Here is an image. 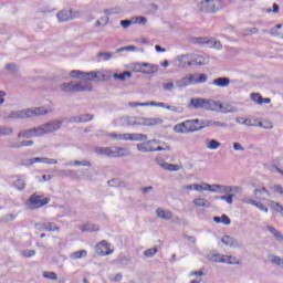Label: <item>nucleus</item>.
<instances>
[{"mask_svg":"<svg viewBox=\"0 0 283 283\" xmlns=\"http://www.w3.org/2000/svg\"><path fill=\"white\" fill-rule=\"evenodd\" d=\"M218 123L213 120H200V119H186L174 126L175 134H195V132H200L205 127H213Z\"/></svg>","mask_w":283,"mask_h":283,"instance_id":"obj_1","label":"nucleus"},{"mask_svg":"<svg viewBox=\"0 0 283 283\" xmlns=\"http://www.w3.org/2000/svg\"><path fill=\"white\" fill-rule=\"evenodd\" d=\"M95 154H97V156H106L107 158H124V156H129V150L116 146L96 147Z\"/></svg>","mask_w":283,"mask_h":283,"instance_id":"obj_2","label":"nucleus"},{"mask_svg":"<svg viewBox=\"0 0 283 283\" xmlns=\"http://www.w3.org/2000/svg\"><path fill=\"white\" fill-rule=\"evenodd\" d=\"M61 90L62 92H66L67 94H76L78 92H92V83H64L61 85Z\"/></svg>","mask_w":283,"mask_h":283,"instance_id":"obj_3","label":"nucleus"},{"mask_svg":"<svg viewBox=\"0 0 283 283\" xmlns=\"http://www.w3.org/2000/svg\"><path fill=\"white\" fill-rule=\"evenodd\" d=\"M158 142L156 140H148L142 144H137L138 151H142V154H148L154 151H170L171 146L166 145L165 147H157Z\"/></svg>","mask_w":283,"mask_h":283,"instance_id":"obj_4","label":"nucleus"},{"mask_svg":"<svg viewBox=\"0 0 283 283\" xmlns=\"http://www.w3.org/2000/svg\"><path fill=\"white\" fill-rule=\"evenodd\" d=\"M50 112H52V109H48L45 107H35L20 111L15 116L17 118H34V116H45V114H50Z\"/></svg>","mask_w":283,"mask_h":283,"instance_id":"obj_5","label":"nucleus"},{"mask_svg":"<svg viewBox=\"0 0 283 283\" xmlns=\"http://www.w3.org/2000/svg\"><path fill=\"white\" fill-rule=\"evenodd\" d=\"M50 197H44L43 195L33 193L30 196L28 202L31 209H41L45 205H50Z\"/></svg>","mask_w":283,"mask_h":283,"instance_id":"obj_6","label":"nucleus"},{"mask_svg":"<svg viewBox=\"0 0 283 283\" xmlns=\"http://www.w3.org/2000/svg\"><path fill=\"white\" fill-rule=\"evenodd\" d=\"M210 262H219L221 264H239L238 258L222 254H211L209 256Z\"/></svg>","mask_w":283,"mask_h":283,"instance_id":"obj_7","label":"nucleus"},{"mask_svg":"<svg viewBox=\"0 0 283 283\" xmlns=\"http://www.w3.org/2000/svg\"><path fill=\"white\" fill-rule=\"evenodd\" d=\"M70 76L71 78H84V81H94V78H98V73H96V71L85 73L80 70H73L70 72Z\"/></svg>","mask_w":283,"mask_h":283,"instance_id":"obj_8","label":"nucleus"},{"mask_svg":"<svg viewBox=\"0 0 283 283\" xmlns=\"http://www.w3.org/2000/svg\"><path fill=\"white\" fill-rule=\"evenodd\" d=\"M61 122H50L42 126H39L40 136H45V134H52V132H59L61 129Z\"/></svg>","mask_w":283,"mask_h":283,"instance_id":"obj_9","label":"nucleus"},{"mask_svg":"<svg viewBox=\"0 0 283 283\" xmlns=\"http://www.w3.org/2000/svg\"><path fill=\"white\" fill-rule=\"evenodd\" d=\"M78 11H73V10H61L60 12H57L56 17H57V21H60V23H65V21H72L73 19H78Z\"/></svg>","mask_w":283,"mask_h":283,"instance_id":"obj_10","label":"nucleus"},{"mask_svg":"<svg viewBox=\"0 0 283 283\" xmlns=\"http://www.w3.org/2000/svg\"><path fill=\"white\" fill-rule=\"evenodd\" d=\"M189 107H192L193 109H209V107H211V101L200 97L191 98Z\"/></svg>","mask_w":283,"mask_h":283,"instance_id":"obj_11","label":"nucleus"},{"mask_svg":"<svg viewBox=\"0 0 283 283\" xmlns=\"http://www.w3.org/2000/svg\"><path fill=\"white\" fill-rule=\"evenodd\" d=\"M195 43H198L199 45L216 48L217 50H222V43L220 41H216L213 38H196Z\"/></svg>","mask_w":283,"mask_h":283,"instance_id":"obj_12","label":"nucleus"},{"mask_svg":"<svg viewBox=\"0 0 283 283\" xmlns=\"http://www.w3.org/2000/svg\"><path fill=\"white\" fill-rule=\"evenodd\" d=\"M96 254L101 255V258H105V255H112L114 253V250L109 248V243L107 241L103 240L95 247Z\"/></svg>","mask_w":283,"mask_h":283,"instance_id":"obj_13","label":"nucleus"},{"mask_svg":"<svg viewBox=\"0 0 283 283\" xmlns=\"http://www.w3.org/2000/svg\"><path fill=\"white\" fill-rule=\"evenodd\" d=\"M12 187L17 189L18 191H23L25 189V175H15L13 177Z\"/></svg>","mask_w":283,"mask_h":283,"instance_id":"obj_14","label":"nucleus"},{"mask_svg":"<svg viewBox=\"0 0 283 283\" xmlns=\"http://www.w3.org/2000/svg\"><path fill=\"white\" fill-rule=\"evenodd\" d=\"M164 120L160 117H151V118H142L140 125L145 127H158V125H163Z\"/></svg>","mask_w":283,"mask_h":283,"instance_id":"obj_15","label":"nucleus"},{"mask_svg":"<svg viewBox=\"0 0 283 283\" xmlns=\"http://www.w3.org/2000/svg\"><path fill=\"white\" fill-rule=\"evenodd\" d=\"M111 138H116L117 140H140L143 138V135H136V134H124V135H116L111 134Z\"/></svg>","mask_w":283,"mask_h":283,"instance_id":"obj_16","label":"nucleus"},{"mask_svg":"<svg viewBox=\"0 0 283 283\" xmlns=\"http://www.w3.org/2000/svg\"><path fill=\"white\" fill-rule=\"evenodd\" d=\"M251 101L256 103V105H269L271 103L270 97H262V94L260 93H251L250 95Z\"/></svg>","mask_w":283,"mask_h":283,"instance_id":"obj_17","label":"nucleus"},{"mask_svg":"<svg viewBox=\"0 0 283 283\" xmlns=\"http://www.w3.org/2000/svg\"><path fill=\"white\" fill-rule=\"evenodd\" d=\"M36 136H41V130H39V127L27 129L18 134V138H34Z\"/></svg>","mask_w":283,"mask_h":283,"instance_id":"obj_18","label":"nucleus"},{"mask_svg":"<svg viewBox=\"0 0 283 283\" xmlns=\"http://www.w3.org/2000/svg\"><path fill=\"white\" fill-rule=\"evenodd\" d=\"M129 107H165V103H156V102L129 103Z\"/></svg>","mask_w":283,"mask_h":283,"instance_id":"obj_19","label":"nucleus"},{"mask_svg":"<svg viewBox=\"0 0 283 283\" xmlns=\"http://www.w3.org/2000/svg\"><path fill=\"white\" fill-rule=\"evenodd\" d=\"M214 87H229L231 85V78L229 77H218L212 81Z\"/></svg>","mask_w":283,"mask_h":283,"instance_id":"obj_20","label":"nucleus"},{"mask_svg":"<svg viewBox=\"0 0 283 283\" xmlns=\"http://www.w3.org/2000/svg\"><path fill=\"white\" fill-rule=\"evenodd\" d=\"M192 205L198 208L209 209V207H211V201L205 198H196L192 200Z\"/></svg>","mask_w":283,"mask_h":283,"instance_id":"obj_21","label":"nucleus"},{"mask_svg":"<svg viewBox=\"0 0 283 283\" xmlns=\"http://www.w3.org/2000/svg\"><path fill=\"white\" fill-rule=\"evenodd\" d=\"M156 214L161 220H171V218H174V212H171L170 210H164L163 208H158L156 210Z\"/></svg>","mask_w":283,"mask_h":283,"instance_id":"obj_22","label":"nucleus"},{"mask_svg":"<svg viewBox=\"0 0 283 283\" xmlns=\"http://www.w3.org/2000/svg\"><path fill=\"white\" fill-rule=\"evenodd\" d=\"M81 231H87V232H96V231H101V227H98V224H94V223H86L81 226Z\"/></svg>","mask_w":283,"mask_h":283,"instance_id":"obj_23","label":"nucleus"},{"mask_svg":"<svg viewBox=\"0 0 283 283\" xmlns=\"http://www.w3.org/2000/svg\"><path fill=\"white\" fill-rule=\"evenodd\" d=\"M191 65H207V59L202 55H191Z\"/></svg>","mask_w":283,"mask_h":283,"instance_id":"obj_24","label":"nucleus"},{"mask_svg":"<svg viewBox=\"0 0 283 283\" xmlns=\"http://www.w3.org/2000/svg\"><path fill=\"white\" fill-rule=\"evenodd\" d=\"M184 85H198V78H196L195 74L187 75L181 80Z\"/></svg>","mask_w":283,"mask_h":283,"instance_id":"obj_25","label":"nucleus"},{"mask_svg":"<svg viewBox=\"0 0 283 283\" xmlns=\"http://www.w3.org/2000/svg\"><path fill=\"white\" fill-rule=\"evenodd\" d=\"M211 185L209 184H193V191H216V189H211Z\"/></svg>","mask_w":283,"mask_h":283,"instance_id":"obj_26","label":"nucleus"},{"mask_svg":"<svg viewBox=\"0 0 283 283\" xmlns=\"http://www.w3.org/2000/svg\"><path fill=\"white\" fill-rule=\"evenodd\" d=\"M248 205H252L253 207H256L258 209H260V211H264V213H269V208H266V206H264V203L260 202V201H255V200H248L245 201Z\"/></svg>","mask_w":283,"mask_h":283,"instance_id":"obj_27","label":"nucleus"},{"mask_svg":"<svg viewBox=\"0 0 283 283\" xmlns=\"http://www.w3.org/2000/svg\"><path fill=\"white\" fill-rule=\"evenodd\" d=\"M179 63H180L181 67H189V66H191V55H189V54L180 55L179 56Z\"/></svg>","mask_w":283,"mask_h":283,"instance_id":"obj_28","label":"nucleus"},{"mask_svg":"<svg viewBox=\"0 0 283 283\" xmlns=\"http://www.w3.org/2000/svg\"><path fill=\"white\" fill-rule=\"evenodd\" d=\"M161 167L163 169H166V171H180V169H182L181 166L176 164H169V163L161 164Z\"/></svg>","mask_w":283,"mask_h":283,"instance_id":"obj_29","label":"nucleus"},{"mask_svg":"<svg viewBox=\"0 0 283 283\" xmlns=\"http://www.w3.org/2000/svg\"><path fill=\"white\" fill-rule=\"evenodd\" d=\"M213 220L217 222V224H226V227H229L231 224V219H229V216L222 214L221 217H214Z\"/></svg>","mask_w":283,"mask_h":283,"instance_id":"obj_30","label":"nucleus"},{"mask_svg":"<svg viewBox=\"0 0 283 283\" xmlns=\"http://www.w3.org/2000/svg\"><path fill=\"white\" fill-rule=\"evenodd\" d=\"M256 125V127H262V129H273V123H271V120L268 119L260 120V118H258Z\"/></svg>","mask_w":283,"mask_h":283,"instance_id":"obj_31","label":"nucleus"},{"mask_svg":"<svg viewBox=\"0 0 283 283\" xmlns=\"http://www.w3.org/2000/svg\"><path fill=\"white\" fill-rule=\"evenodd\" d=\"M271 34H273V36H277L279 39H283V24H276L271 30Z\"/></svg>","mask_w":283,"mask_h":283,"instance_id":"obj_32","label":"nucleus"},{"mask_svg":"<svg viewBox=\"0 0 283 283\" xmlns=\"http://www.w3.org/2000/svg\"><path fill=\"white\" fill-rule=\"evenodd\" d=\"M221 242L226 244V247H238V241H234L233 237L224 235Z\"/></svg>","mask_w":283,"mask_h":283,"instance_id":"obj_33","label":"nucleus"},{"mask_svg":"<svg viewBox=\"0 0 283 283\" xmlns=\"http://www.w3.org/2000/svg\"><path fill=\"white\" fill-rule=\"evenodd\" d=\"M113 76L116 78V81H127V78H132V72L125 71L120 74L115 73Z\"/></svg>","mask_w":283,"mask_h":283,"instance_id":"obj_34","label":"nucleus"},{"mask_svg":"<svg viewBox=\"0 0 283 283\" xmlns=\"http://www.w3.org/2000/svg\"><path fill=\"white\" fill-rule=\"evenodd\" d=\"M268 231H270V233H272L274 235V238L277 240V242H283V235L275 228L268 227Z\"/></svg>","mask_w":283,"mask_h":283,"instance_id":"obj_35","label":"nucleus"},{"mask_svg":"<svg viewBox=\"0 0 283 283\" xmlns=\"http://www.w3.org/2000/svg\"><path fill=\"white\" fill-rule=\"evenodd\" d=\"M270 207L276 211V213H281L283 216V206L280 202L270 201Z\"/></svg>","mask_w":283,"mask_h":283,"instance_id":"obj_36","label":"nucleus"},{"mask_svg":"<svg viewBox=\"0 0 283 283\" xmlns=\"http://www.w3.org/2000/svg\"><path fill=\"white\" fill-rule=\"evenodd\" d=\"M72 260H81V258H87L85 250L76 251L71 254Z\"/></svg>","mask_w":283,"mask_h":283,"instance_id":"obj_37","label":"nucleus"},{"mask_svg":"<svg viewBox=\"0 0 283 283\" xmlns=\"http://www.w3.org/2000/svg\"><path fill=\"white\" fill-rule=\"evenodd\" d=\"M34 163H44L45 165H56L59 161H56V159L36 157L34 159Z\"/></svg>","mask_w":283,"mask_h":283,"instance_id":"obj_38","label":"nucleus"},{"mask_svg":"<svg viewBox=\"0 0 283 283\" xmlns=\"http://www.w3.org/2000/svg\"><path fill=\"white\" fill-rule=\"evenodd\" d=\"M242 124L247 127H258V118H245Z\"/></svg>","mask_w":283,"mask_h":283,"instance_id":"obj_39","label":"nucleus"},{"mask_svg":"<svg viewBox=\"0 0 283 283\" xmlns=\"http://www.w3.org/2000/svg\"><path fill=\"white\" fill-rule=\"evenodd\" d=\"M222 144L216 139H210L207 142L208 149H218Z\"/></svg>","mask_w":283,"mask_h":283,"instance_id":"obj_40","label":"nucleus"},{"mask_svg":"<svg viewBox=\"0 0 283 283\" xmlns=\"http://www.w3.org/2000/svg\"><path fill=\"white\" fill-rule=\"evenodd\" d=\"M34 145L33 140H27V142H21L20 144H12L10 147L12 148H20V147H32Z\"/></svg>","mask_w":283,"mask_h":283,"instance_id":"obj_41","label":"nucleus"},{"mask_svg":"<svg viewBox=\"0 0 283 283\" xmlns=\"http://www.w3.org/2000/svg\"><path fill=\"white\" fill-rule=\"evenodd\" d=\"M43 230L44 231H59V226L52 222H46L43 224Z\"/></svg>","mask_w":283,"mask_h":283,"instance_id":"obj_42","label":"nucleus"},{"mask_svg":"<svg viewBox=\"0 0 283 283\" xmlns=\"http://www.w3.org/2000/svg\"><path fill=\"white\" fill-rule=\"evenodd\" d=\"M156 253H158L157 248H151V249H147L146 251H144L145 258H154V255H156Z\"/></svg>","mask_w":283,"mask_h":283,"instance_id":"obj_43","label":"nucleus"},{"mask_svg":"<svg viewBox=\"0 0 283 283\" xmlns=\"http://www.w3.org/2000/svg\"><path fill=\"white\" fill-rule=\"evenodd\" d=\"M137 67L139 70V72H143V74H149V70H146V67H150V65L148 63H138Z\"/></svg>","mask_w":283,"mask_h":283,"instance_id":"obj_44","label":"nucleus"},{"mask_svg":"<svg viewBox=\"0 0 283 283\" xmlns=\"http://www.w3.org/2000/svg\"><path fill=\"white\" fill-rule=\"evenodd\" d=\"M271 263L272 264H277V266H282L283 264V258H280L277 255H272L271 256Z\"/></svg>","mask_w":283,"mask_h":283,"instance_id":"obj_45","label":"nucleus"},{"mask_svg":"<svg viewBox=\"0 0 283 283\" xmlns=\"http://www.w3.org/2000/svg\"><path fill=\"white\" fill-rule=\"evenodd\" d=\"M217 200H226L228 205H233V195L217 197Z\"/></svg>","mask_w":283,"mask_h":283,"instance_id":"obj_46","label":"nucleus"},{"mask_svg":"<svg viewBox=\"0 0 283 283\" xmlns=\"http://www.w3.org/2000/svg\"><path fill=\"white\" fill-rule=\"evenodd\" d=\"M43 277H45V280H57L56 273L54 272H43Z\"/></svg>","mask_w":283,"mask_h":283,"instance_id":"obj_47","label":"nucleus"},{"mask_svg":"<svg viewBox=\"0 0 283 283\" xmlns=\"http://www.w3.org/2000/svg\"><path fill=\"white\" fill-rule=\"evenodd\" d=\"M190 277H199V280H202L205 272L202 270L199 271H192L189 273Z\"/></svg>","mask_w":283,"mask_h":283,"instance_id":"obj_48","label":"nucleus"},{"mask_svg":"<svg viewBox=\"0 0 283 283\" xmlns=\"http://www.w3.org/2000/svg\"><path fill=\"white\" fill-rule=\"evenodd\" d=\"M17 218V214L8 213L2 217L1 222H12Z\"/></svg>","mask_w":283,"mask_h":283,"instance_id":"obj_49","label":"nucleus"},{"mask_svg":"<svg viewBox=\"0 0 283 283\" xmlns=\"http://www.w3.org/2000/svg\"><path fill=\"white\" fill-rule=\"evenodd\" d=\"M97 56L101 57L103 56L104 57V61H109V59H112L114 56V53H109V52H99L97 53Z\"/></svg>","mask_w":283,"mask_h":283,"instance_id":"obj_50","label":"nucleus"},{"mask_svg":"<svg viewBox=\"0 0 283 283\" xmlns=\"http://www.w3.org/2000/svg\"><path fill=\"white\" fill-rule=\"evenodd\" d=\"M265 12L268 14H271V12H273L274 14H277V12H280V6H277V3H273L272 9H266Z\"/></svg>","mask_w":283,"mask_h":283,"instance_id":"obj_51","label":"nucleus"},{"mask_svg":"<svg viewBox=\"0 0 283 283\" xmlns=\"http://www.w3.org/2000/svg\"><path fill=\"white\" fill-rule=\"evenodd\" d=\"M12 134V128L0 127V136H10Z\"/></svg>","mask_w":283,"mask_h":283,"instance_id":"obj_52","label":"nucleus"},{"mask_svg":"<svg viewBox=\"0 0 283 283\" xmlns=\"http://www.w3.org/2000/svg\"><path fill=\"white\" fill-rule=\"evenodd\" d=\"M23 258H34L36 255V251L34 250H25L22 252Z\"/></svg>","mask_w":283,"mask_h":283,"instance_id":"obj_53","label":"nucleus"},{"mask_svg":"<svg viewBox=\"0 0 283 283\" xmlns=\"http://www.w3.org/2000/svg\"><path fill=\"white\" fill-rule=\"evenodd\" d=\"M76 167H92V163L91 161H75Z\"/></svg>","mask_w":283,"mask_h":283,"instance_id":"obj_54","label":"nucleus"},{"mask_svg":"<svg viewBox=\"0 0 283 283\" xmlns=\"http://www.w3.org/2000/svg\"><path fill=\"white\" fill-rule=\"evenodd\" d=\"M122 123L124 125H127V127H130L132 126V117L130 116H124L122 117Z\"/></svg>","mask_w":283,"mask_h":283,"instance_id":"obj_55","label":"nucleus"},{"mask_svg":"<svg viewBox=\"0 0 283 283\" xmlns=\"http://www.w3.org/2000/svg\"><path fill=\"white\" fill-rule=\"evenodd\" d=\"M266 193L268 196H271V193L269 192V190L266 188H261V189H255L254 190V196H258V193Z\"/></svg>","mask_w":283,"mask_h":283,"instance_id":"obj_56","label":"nucleus"},{"mask_svg":"<svg viewBox=\"0 0 283 283\" xmlns=\"http://www.w3.org/2000/svg\"><path fill=\"white\" fill-rule=\"evenodd\" d=\"M259 30L258 28H251L245 30V35L249 36V34H258Z\"/></svg>","mask_w":283,"mask_h":283,"instance_id":"obj_57","label":"nucleus"},{"mask_svg":"<svg viewBox=\"0 0 283 283\" xmlns=\"http://www.w3.org/2000/svg\"><path fill=\"white\" fill-rule=\"evenodd\" d=\"M199 83H207V74H200L197 78V84Z\"/></svg>","mask_w":283,"mask_h":283,"instance_id":"obj_58","label":"nucleus"},{"mask_svg":"<svg viewBox=\"0 0 283 283\" xmlns=\"http://www.w3.org/2000/svg\"><path fill=\"white\" fill-rule=\"evenodd\" d=\"M120 25H122V28L127 29V28H129V25H132V20H122Z\"/></svg>","mask_w":283,"mask_h":283,"instance_id":"obj_59","label":"nucleus"},{"mask_svg":"<svg viewBox=\"0 0 283 283\" xmlns=\"http://www.w3.org/2000/svg\"><path fill=\"white\" fill-rule=\"evenodd\" d=\"M233 148L235 149V151H244V147H242V144L239 143H234Z\"/></svg>","mask_w":283,"mask_h":283,"instance_id":"obj_60","label":"nucleus"},{"mask_svg":"<svg viewBox=\"0 0 283 283\" xmlns=\"http://www.w3.org/2000/svg\"><path fill=\"white\" fill-rule=\"evenodd\" d=\"M112 282H120L123 280V274L117 273L114 277L111 279Z\"/></svg>","mask_w":283,"mask_h":283,"instance_id":"obj_61","label":"nucleus"},{"mask_svg":"<svg viewBox=\"0 0 283 283\" xmlns=\"http://www.w3.org/2000/svg\"><path fill=\"white\" fill-rule=\"evenodd\" d=\"M274 191H275L276 193H280V195L282 196V193H283V187H282L281 185H275V186H274Z\"/></svg>","mask_w":283,"mask_h":283,"instance_id":"obj_62","label":"nucleus"},{"mask_svg":"<svg viewBox=\"0 0 283 283\" xmlns=\"http://www.w3.org/2000/svg\"><path fill=\"white\" fill-rule=\"evenodd\" d=\"M164 90H174V82H168L166 84H164Z\"/></svg>","mask_w":283,"mask_h":283,"instance_id":"obj_63","label":"nucleus"},{"mask_svg":"<svg viewBox=\"0 0 283 283\" xmlns=\"http://www.w3.org/2000/svg\"><path fill=\"white\" fill-rule=\"evenodd\" d=\"M135 23H147V18H145V17H138V18H136Z\"/></svg>","mask_w":283,"mask_h":283,"instance_id":"obj_64","label":"nucleus"}]
</instances>
